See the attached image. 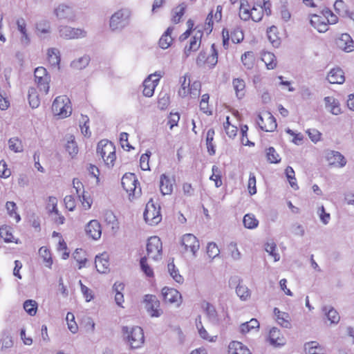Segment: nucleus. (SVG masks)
Listing matches in <instances>:
<instances>
[{
  "label": "nucleus",
  "instance_id": "f257e3e1",
  "mask_svg": "<svg viewBox=\"0 0 354 354\" xmlns=\"http://www.w3.org/2000/svg\"><path fill=\"white\" fill-rule=\"evenodd\" d=\"M122 333L123 339L130 346L131 348H140L144 344V333L140 327L122 326Z\"/></svg>",
  "mask_w": 354,
  "mask_h": 354
},
{
  "label": "nucleus",
  "instance_id": "f03ea898",
  "mask_svg": "<svg viewBox=\"0 0 354 354\" xmlns=\"http://www.w3.org/2000/svg\"><path fill=\"white\" fill-rule=\"evenodd\" d=\"M131 12L127 8H122L114 12L109 21V27L112 31H122L127 27L131 21Z\"/></svg>",
  "mask_w": 354,
  "mask_h": 354
},
{
  "label": "nucleus",
  "instance_id": "7ed1b4c3",
  "mask_svg": "<svg viewBox=\"0 0 354 354\" xmlns=\"http://www.w3.org/2000/svg\"><path fill=\"white\" fill-rule=\"evenodd\" d=\"M97 153L102 157L109 167L114 165L116 159L115 149L113 142L107 140H102L97 146Z\"/></svg>",
  "mask_w": 354,
  "mask_h": 354
},
{
  "label": "nucleus",
  "instance_id": "20e7f679",
  "mask_svg": "<svg viewBox=\"0 0 354 354\" xmlns=\"http://www.w3.org/2000/svg\"><path fill=\"white\" fill-rule=\"evenodd\" d=\"M122 185L127 193L129 194V200L131 201L141 195V187L134 174H125L122 178Z\"/></svg>",
  "mask_w": 354,
  "mask_h": 354
},
{
  "label": "nucleus",
  "instance_id": "39448f33",
  "mask_svg": "<svg viewBox=\"0 0 354 354\" xmlns=\"http://www.w3.org/2000/svg\"><path fill=\"white\" fill-rule=\"evenodd\" d=\"M52 111L55 115L65 118L71 114V102L66 95L57 97L52 104Z\"/></svg>",
  "mask_w": 354,
  "mask_h": 354
},
{
  "label": "nucleus",
  "instance_id": "423d86ee",
  "mask_svg": "<svg viewBox=\"0 0 354 354\" xmlns=\"http://www.w3.org/2000/svg\"><path fill=\"white\" fill-rule=\"evenodd\" d=\"M143 216L146 223L151 225L159 223L162 220L160 205L156 206L151 199L146 205Z\"/></svg>",
  "mask_w": 354,
  "mask_h": 354
},
{
  "label": "nucleus",
  "instance_id": "0eeeda50",
  "mask_svg": "<svg viewBox=\"0 0 354 354\" xmlns=\"http://www.w3.org/2000/svg\"><path fill=\"white\" fill-rule=\"evenodd\" d=\"M59 36L64 39H75L84 38L86 32L82 28H75L66 25H60L57 27Z\"/></svg>",
  "mask_w": 354,
  "mask_h": 354
},
{
  "label": "nucleus",
  "instance_id": "6e6552de",
  "mask_svg": "<svg viewBox=\"0 0 354 354\" xmlns=\"http://www.w3.org/2000/svg\"><path fill=\"white\" fill-rule=\"evenodd\" d=\"M257 123L261 130L266 132H273L277 127L274 117L270 112L259 114Z\"/></svg>",
  "mask_w": 354,
  "mask_h": 354
},
{
  "label": "nucleus",
  "instance_id": "1a4fd4ad",
  "mask_svg": "<svg viewBox=\"0 0 354 354\" xmlns=\"http://www.w3.org/2000/svg\"><path fill=\"white\" fill-rule=\"evenodd\" d=\"M162 248V242L159 237L154 236L148 239L147 252L149 257L156 261L161 259Z\"/></svg>",
  "mask_w": 354,
  "mask_h": 354
},
{
  "label": "nucleus",
  "instance_id": "9d476101",
  "mask_svg": "<svg viewBox=\"0 0 354 354\" xmlns=\"http://www.w3.org/2000/svg\"><path fill=\"white\" fill-rule=\"evenodd\" d=\"M145 308L149 315L152 317H159L162 314L160 308V301L155 295H146L144 298Z\"/></svg>",
  "mask_w": 354,
  "mask_h": 354
},
{
  "label": "nucleus",
  "instance_id": "9b49d317",
  "mask_svg": "<svg viewBox=\"0 0 354 354\" xmlns=\"http://www.w3.org/2000/svg\"><path fill=\"white\" fill-rule=\"evenodd\" d=\"M54 14L59 20L73 21L75 19V13L72 7L66 4H60L54 10Z\"/></svg>",
  "mask_w": 354,
  "mask_h": 354
},
{
  "label": "nucleus",
  "instance_id": "f8f14e48",
  "mask_svg": "<svg viewBox=\"0 0 354 354\" xmlns=\"http://www.w3.org/2000/svg\"><path fill=\"white\" fill-rule=\"evenodd\" d=\"M160 77V74L158 75L156 73L151 74L144 80L142 93L145 96L150 97L153 95L155 88L158 85Z\"/></svg>",
  "mask_w": 354,
  "mask_h": 354
},
{
  "label": "nucleus",
  "instance_id": "ddd939ff",
  "mask_svg": "<svg viewBox=\"0 0 354 354\" xmlns=\"http://www.w3.org/2000/svg\"><path fill=\"white\" fill-rule=\"evenodd\" d=\"M203 35V31L198 30L196 31L193 37H192L189 44L187 45L184 49V55L186 58L190 55L192 52H195L198 50L201 46Z\"/></svg>",
  "mask_w": 354,
  "mask_h": 354
},
{
  "label": "nucleus",
  "instance_id": "4468645a",
  "mask_svg": "<svg viewBox=\"0 0 354 354\" xmlns=\"http://www.w3.org/2000/svg\"><path fill=\"white\" fill-rule=\"evenodd\" d=\"M181 241L185 250L188 251L189 250L195 256L200 247L197 238L192 234H186L182 237Z\"/></svg>",
  "mask_w": 354,
  "mask_h": 354
},
{
  "label": "nucleus",
  "instance_id": "2eb2a0df",
  "mask_svg": "<svg viewBox=\"0 0 354 354\" xmlns=\"http://www.w3.org/2000/svg\"><path fill=\"white\" fill-rule=\"evenodd\" d=\"M326 158L329 165L336 167L342 168L346 164V158L339 151H330L327 152Z\"/></svg>",
  "mask_w": 354,
  "mask_h": 354
},
{
  "label": "nucleus",
  "instance_id": "dca6fc26",
  "mask_svg": "<svg viewBox=\"0 0 354 354\" xmlns=\"http://www.w3.org/2000/svg\"><path fill=\"white\" fill-rule=\"evenodd\" d=\"M180 82L181 83L180 88L178 91V94L180 96L184 97L187 96L189 93L194 95H197L198 94L197 88L201 86L198 82H194L192 87L189 88L190 82L189 81L187 83L186 76L180 77Z\"/></svg>",
  "mask_w": 354,
  "mask_h": 354
},
{
  "label": "nucleus",
  "instance_id": "f3484780",
  "mask_svg": "<svg viewBox=\"0 0 354 354\" xmlns=\"http://www.w3.org/2000/svg\"><path fill=\"white\" fill-rule=\"evenodd\" d=\"M86 232L94 240H97L101 237L102 228L100 223L97 220L91 221L86 226Z\"/></svg>",
  "mask_w": 354,
  "mask_h": 354
},
{
  "label": "nucleus",
  "instance_id": "a211bd4d",
  "mask_svg": "<svg viewBox=\"0 0 354 354\" xmlns=\"http://www.w3.org/2000/svg\"><path fill=\"white\" fill-rule=\"evenodd\" d=\"M162 295L164 301L169 304L176 303L181 299V295L177 290L167 287L162 289Z\"/></svg>",
  "mask_w": 354,
  "mask_h": 354
},
{
  "label": "nucleus",
  "instance_id": "6ab92c4d",
  "mask_svg": "<svg viewBox=\"0 0 354 354\" xmlns=\"http://www.w3.org/2000/svg\"><path fill=\"white\" fill-rule=\"evenodd\" d=\"M175 180L169 178L165 174H162L160 179V189L163 195L171 194L173 192Z\"/></svg>",
  "mask_w": 354,
  "mask_h": 354
},
{
  "label": "nucleus",
  "instance_id": "aec40b11",
  "mask_svg": "<svg viewBox=\"0 0 354 354\" xmlns=\"http://www.w3.org/2000/svg\"><path fill=\"white\" fill-rule=\"evenodd\" d=\"M269 339L270 344L275 346H283L286 344L285 338L281 335L280 330L276 327H273L270 329Z\"/></svg>",
  "mask_w": 354,
  "mask_h": 354
},
{
  "label": "nucleus",
  "instance_id": "412c9836",
  "mask_svg": "<svg viewBox=\"0 0 354 354\" xmlns=\"http://www.w3.org/2000/svg\"><path fill=\"white\" fill-rule=\"evenodd\" d=\"M310 24L319 32H325L328 29V24L322 16L313 15L310 19Z\"/></svg>",
  "mask_w": 354,
  "mask_h": 354
},
{
  "label": "nucleus",
  "instance_id": "4be33fe9",
  "mask_svg": "<svg viewBox=\"0 0 354 354\" xmlns=\"http://www.w3.org/2000/svg\"><path fill=\"white\" fill-rule=\"evenodd\" d=\"M327 80L330 84H342L345 80L343 71L339 68L331 69Z\"/></svg>",
  "mask_w": 354,
  "mask_h": 354
},
{
  "label": "nucleus",
  "instance_id": "5701e85b",
  "mask_svg": "<svg viewBox=\"0 0 354 354\" xmlns=\"http://www.w3.org/2000/svg\"><path fill=\"white\" fill-rule=\"evenodd\" d=\"M228 354H252L241 342L233 341L228 346Z\"/></svg>",
  "mask_w": 354,
  "mask_h": 354
},
{
  "label": "nucleus",
  "instance_id": "b1692460",
  "mask_svg": "<svg viewBox=\"0 0 354 354\" xmlns=\"http://www.w3.org/2000/svg\"><path fill=\"white\" fill-rule=\"evenodd\" d=\"M17 30L20 32L21 37V41L22 44L26 46L30 43V38L27 33L26 30V23L24 18H19L17 19Z\"/></svg>",
  "mask_w": 354,
  "mask_h": 354
},
{
  "label": "nucleus",
  "instance_id": "393cba45",
  "mask_svg": "<svg viewBox=\"0 0 354 354\" xmlns=\"http://www.w3.org/2000/svg\"><path fill=\"white\" fill-rule=\"evenodd\" d=\"M36 32L37 35L42 37L44 35L50 34L51 32V24L48 19H41L36 23Z\"/></svg>",
  "mask_w": 354,
  "mask_h": 354
},
{
  "label": "nucleus",
  "instance_id": "a878e982",
  "mask_svg": "<svg viewBox=\"0 0 354 354\" xmlns=\"http://www.w3.org/2000/svg\"><path fill=\"white\" fill-rule=\"evenodd\" d=\"M174 29V27H169L161 36L160 39H159V46L161 48L167 49L172 44L174 39L171 37V33Z\"/></svg>",
  "mask_w": 354,
  "mask_h": 354
},
{
  "label": "nucleus",
  "instance_id": "bb28decb",
  "mask_svg": "<svg viewBox=\"0 0 354 354\" xmlns=\"http://www.w3.org/2000/svg\"><path fill=\"white\" fill-rule=\"evenodd\" d=\"M35 82L37 85L40 92L44 95L48 94L50 88V76L41 77L37 76L35 78Z\"/></svg>",
  "mask_w": 354,
  "mask_h": 354
},
{
  "label": "nucleus",
  "instance_id": "cd10ccee",
  "mask_svg": "<svg viewBox=\"0 0 354 354\" xmlns=\"http://www.w3.org/2000/svg\"><path fill=\"white\" fill-rule=\"evenodd\" d=\"M95 263L97 270L100 273H106L109 270V263L107 260V256L105 254L96 256Z\"/></svg>",
  "mask_w": 354,
  "mask_h": 354
},
{
  "label": "nucleus",
  "instance_id": "c85d7f7f",
  "mask_svg": "<svg viewBox=\"0 0 354 354\" xmlns=\"http://www.w3.org/2000/svg\"><path fill=\"white\" fill-rule=\"evenodd\" d=\"M326 107L329 109L330 112L335 115L341 113L339 102L332 97H324Z\"/></svg>",
  "mask_w": 354,
  "mask_h": 354
},
{
  "label": "nucleus",
  "instance_id": "c756f323",
  "mask_svg": "<svg viewBox=\"0 0 354 354\" xmlns=\"http://www.w3.org/2000/svg\"><path fill=\"white\" fill-rule=\"evenodd\" d=\"M203 308L205 310L207 316L209 321L214 324H218V314L215 307L209 302H205L203 304Z\"/></svg>",
  "mask_w": 354,
  "mask_h": 354
},
{
  "label": "nucleus",
  "instance_id": "7c9ffc66",
  "mask_svg": "<svg viewBox=\"0 0 354 354\" xmlns=\"http://www.w3.org/2000/svg\"><path fill=\"white\" fill-rule=\"evenodd\" d=\"M274 314L277 317L278 323L283 327L288 328L290 327V323L288 320V315L286 313L281 312L279 308H274Z\"/></svg>",
  "mask_w": 354,
  "mask_h": 354
},
{
  "label": "nucleus",
  "instance_id": "2f4dec72",
  "mask_svg": "<svg viewBox=\"0 0 354 354\" xmlns=\"http://www.w3.org/2000/svg\"><path fill=\"white\" fill-rule=\"evenodd\" d=\"M215 134L214 130L213 129H209L206 135V145L207 149V152L210 156H213L216 153L215 145L213 142L214 136Z\"/></svg>",
  "mask_w": 354,
  "mask_h": 354
},
{
  "label": "nucleus",
  "instance_id": "473e14b6",
  "mask_svg": "<svg viewBox=\"0 0 354 354\" xmlns=\"http://www.w3.org/2000/svg\"><path fill=\"white\" fill-rule=\"evenodd\" d=\"M323 311L325 313L327 319L331 324H337L340 317L338 313L331 306H324Z\"/></svg>",
  "mask_w": 354,
  "mask_h": 354
},
{
  "label": "nucleus",
  "instance_id": "72a5a7b5",
  "mask_svg": "<svg viewBox=\"0 0 354 354\" xmlns=\"http://www.w3.org/2000/svg\"><path fill=\"white\" fill-rule=\"evenodd\" d=\"M261 59L266 64L268 69H274L277 66L276 57L272 53H263L262 54Z\"/></svg>",
  "mask_w": 354,
  "mask_h": 354
},
{
  "label": "nucleus",
  "instance_id": "f704fd0d",
  "mask_svg": "<svg viewBox=\"0 0 354 354\" xmlns=\"http://www.w3.org/2000/svg\"><path fill=\"white\" fill-rule=\"evenodd\" d=\"M28 98L29 104L32 109L37 108L40 104V100L36 88L32 87L28 90Z\"/></svg>",
  "mask_w": 354,
  "mask_h": 354
},
{
  "label": "nucleus",
  "instance_id": "c9c22d12",
  "mask_svg": "<svg viewBox=\"0 0 354 354\" xmlns=\"http://www.w3.org/2000/svg\"><path fill=\"white\" fill-rule=\"evenodd\" d=\"M90 62V58L88 56H83L82 57H80L77 59L73 60L71 63V66L73 69L75 70H82L84 68H86Z\"/></svg>",
  "mask_w": 354,
  "mask_h": 354
},
{
  "label": "nucleus",
  "instance_id": "e433bc0d",
  "mask_svg": "<svg viewBox=\"0 0 354 354\" xmlns=\"http://www.w3.org/2000/svg\"><path fill=\"white\" fill-rule=\"evenodd\" d=\"M232 84L237 97L241 99L245 95V82L242 79L236 78L233 80Z\"/></svg>",
  "mask_w": 354,
  "mask_h": 354
},
{
  "label": "nucleus",
  "instance_id": "4c0bfd02",
  "mask_svg": "<svg viewBox=\"0 0 354 354\" xmlns=\"http://www.w3.org/2000/svg\"><path fill=\"white\" fill-rule=\"evenodd\" d=\"M48 62L51 66H59L60 62L59 51L55 48H49L48 50Z\"/></svg>",
  "mask_w": 354,
  "mask_h": 354
},
{
  "label": "nucleus",
  "instance_id": "58836bf2",
  "mask_svg": "<svg viewBox=\"0 0 354 354\" xmlns=\"http://www.w3.org/2000/svg\"><path fill=\"white\" fill-rule=\"evenodd\" d=\"M305 351L307 354H324L322 348L317 342H310L305 344Z\"/></svg>",
  "mask_w": 354,
  "mask_h": 354
},
{
  "label": "nucleus",
  "instance_id": "ea45409f",
  "mask_svg": "<svg viewBox=\"0 0 354 354\" xmlns=\"http://www.w3.org/2000/svg\"><path fill=\"white\" fill-rule=\"evenodd\" d=\"M259 327V323L256 319H251L249 322H245L240 326L241 333L245 334L252 329H257Z\"/></svg>",
  "mask_w": 354,
  "mask_h": 354
},
{
  "label": "nucleus",
  "instance_id": "a19ab883",
  "mask_svg": "<svg viewBox=\"0 0 354 354\" xmlns=\"http://www.w3.org/2000/svg\"><path fill=\"white\" fill-rule=\"evenodd\" d=\"M245 227L248 229H254L259 225V221L252 214H247L244 216L243 220Z\"/></svg>",
  "mask_w": 354,
  "mask_h": 354
},
{
  "label": "nucleus",
  "instance_id": "79ce46f5",
  "mask_svg": "<svg viewBox=\"0 0 354 354\" xmlns=\"http://www.w3.org/2000/svg\"><path fill=\"white\" fill-rule=\"evenodd\" d=\"M168 271L171 277L178 283H183L184 281L183 277L179 274V271L176 269L174 262L168 263Z\"/></svg>",
  "mask_w": 354,
  "mask_h": 354
},
{
  "label": "nucleus",
  "instance_id": "37998d69",
  "mask_svg": "<svg viewBox=\"0 0 354 354\" xmlns=\"http://www.w3.org/2000/svg\"><path fill=\"white\" fill-rule=\"evenodd\" d=\"M277 30V27L272 26L267 31L268 39L274 47H278L280 44V39L276 35Z\"/></svg>",
  "mask_w": 354,
  "mask_h": 354
},
{
  "label": "nucleus",
  "instance_id": "c03bdc74",
  "mask_svg": "<svg viewBox=\"0 0 354 354\" xmlns=\"http://www.w3.org/2000/svg\"><path fill=\"white\" fill-rule=\"evenodd\" d=\"M218 62V51L216 48V46L213 44L211 46V55L207 58V64L209 68H213Z\"/></svg>",
  "mask_w": 354,
  "mask_h": 354
},
{
  "label": "nucleus",
  "instance_id": "a18cd8bd",
  "mask_svg": "<svg viewBox=\"0 0 354 354\" xmlns=\"http://www.w3.org/2000/svg\"><path fill=\"white\" fill-rule=\"evenodd\" d=\"M266 157L270 163L277 164L281 161L279 153L272 147H270L266 149Z\"/></svg>",
  "mask_w": 354,
  "mask_h": 354
},
{
  "label": "nucleus",
  "instance_id": "49530a36",
  "mask_svg": "<svg viewBox=\"0 0 354 354\" xmlns=\"http://www.w3.org/2000/svg\"><path fill=\"white\" fill-rule=\"evenodd\" d=\"M66 149L72 157L77 153L78 148L73 136H70L66 145Z\"/></svg>",
  "mask_w": 354,
  "mask_h": 354
},
{
  "label": "nucleus",
  "instance_id": "de8ad7c7",
  "mask_svg": "<svg viewBox=\"0 0 354 354\" xmlns=\"http://www.w3.org/2000/svg\"><path fill=\"white\" fill-rule=\"evenodd\" d=\"M285 172L290 186L295 189H299V187L296 183L295 171L292 167L288 166Z\"/></svg>",
  "mask_w": 354,
  "mask_h": 354
},
{
  "label": "nucleus",
  "instance_id": "09e8293b",
  "mask_svg": "<svg viewBox=\"0 0 354 354\" xmlns=\"http://www.w3.org/2000/svg\"><path fill=\"white\" fill-rule=\"evenodd\" d=\"M24 308L30 315H35L37 312V304L32 299L26 300L24 304Z\"/></svg>",
  "mask_w": 354,
  "mask_h": 354
},
{
  "label": "nucleus",
  "instance_id": "8fccbe9b",
  "mask_svg": "<svg viewBox=\"0 0 354 354\" xmlns=\"http://www.w3.org/2000/svg\"><path fill=\"white\" fill-rule=\"evenodd\" d=\"M341 42L344 41L345 46L343 49L346 52H351L354 50V41L348 34H343L341 37Z\"/></svg>",
  "mask_w": 354,
  "mask_h": 354
},
{
  "label": "nucleus",
  "instance_id": "3c124183",
  "mask_svg": "<svg viewBox=\"0 0 354 354\" xmlns=\"http://www.w3.org/2000/svg\"><path fill=\"white\" fill-rule=\"evenodd\" d=\"M8 145L10 150L15 153L21 152L23 146L21 142L17 138H12L8 140Z\"/></svg>",
  "mask_w": 354,
  "mask_h": 354
},
{
  "label": "nucleus",
  "instance_id": "603ef678",
  "mask_svg": "<svg viewBox=\"0 0 354 354\" xmlns=\"http://www.w3.org/2000/svg\"><path fill=\"white\" fill-rule=\"evenodd\" d=\"M0 236L3 239L5 242H12L13 236L11 232V228L8 226H2L0 227Z\"/></svg>",
  "mask_w": 354,
  "mask_h": 354
},
{
  "label": "nucleus",
  "instance_id": "864d4df0",
  "mask_svg": "<svg viewBox=\"0 0 354 354\" xmlns=\"http://www.w3.org/2000/svg\"><path fill=\"white\" fill-rule=\"evenodd\" d=\"M39 254L46 262V266L50 268L53 263L50 251L46 248L41 247L39 250Z\"/></svg>",
  "mask_w": 354,
  "mask_h": 354
},
{
  "label": "nucleus",
  "instance_id": "5fc2aeb1",
  "mask_svg": "<svg viewBox=\"0 0 354 354\" xmlns=\"http://www.w3.org/2000/svg\"><path fill=\"white\" fill-rule=\"evenodd\" d=\"M241 61L243 62V64L246 67V68H248V69L252 68L254 66V59H253L252 53L250 52H245L241 56Z\"/></svg>",
  "mask_w": 354,
  "mask_h": 354
},
{
  "label": "nucleus",
  "instance_id": "6e6d98bb",
  "mask_svg": "<svg viewBox=\"0 0 354 354\" xmlns=\"http://www.w3.org/2000/svg\"><path fill=\"white\" fill-rule=\"evenodd\" d=\"M6 209H7L8 214L10 216H15L17 222H19L21 220V217L16 212V209H17L16 203L12 201H8L6 203Z\"/></svg>",
  "mask_w": 354,
  "mask_h": 354
},
{
  "label": "nucleus",
  "instance_id": "4d7b16f0",
  "mask_svg": "<svg viewBox=\"0 0 354 354\" xmlns=\"http://www.w3.org/2000/svg\"><path fill=\"white\" fill-rule=\"evenodd\" d=\"M236 292L242 300H246L250 295V290L248 287L241 284L237 286Z\"/></svg>",
  "mask_w": 354,
  "mask_h": 354
},
{
  "label": "nucleus",
  "instance_id": "13d9d810",
  "mask_svg": "<svg viewBox=\"0 0 354 354\" xmlns=\"http://www.w3.org/2000/svg\"><path fill=\"white\" fill-rule=\"evenodd\" d=\"M66 319L69 330L73 333H75L77 331L78 327L76 322H75L74 315L71 313H68Z\"/></svg>",
  "mask_w": 354,
  "mask_h": 354
},
{
  "label": "nucleus",
  "instance_id": "bf43d9fd",
  "mask_svg": "<svg viewBox=\"0 0 354 354\" xmlns=\"http://www.w3.org/2000/svg\"><path fill=\"white\" fill-rule=\"evenodd\" d=\"M140 264L142 271L146 274V276L149 277L153 276V271L152 268L148 265L146 257H142L140 259Z\"/></svg>",
  "mask_w": 354,
  "mask_h": 354
},
{
  "label": "nucleus",
  "instance_id": "052dcab7",
  "mask_svg": "<svg viewBox=\"0 0 354 354\" xmlns=\"http://www.w3.org/2000/svg\"><path fill=\"white\" fill-rule=\"evenodd\" d=\"M334 8L339 15L345 16L348 14L346 5L342 0H337L334 3Z\"/></svg>",
  "mask_w": 354,
  "mask_h": 354
},
{
  "label": "nucleus",
  "instance_id": "680f3d73",
  "mask_svg": "<svg viewBox=\"0 0 354 354\" xmlns=\"http://www.w3.org/2000/svg\"><path fill=\"white\" fill-rule=\"evenodd\" d=\"M207 253L210 258L214 259L218 256L220 250L215 243L211 242L207 245Z\"/></svg>",
  "mask_w": 354,
  "mask_h": 354
},
{
  "label": "nucleus",
  "instance_id": "e2e57ef3",
  "mask_svg": "<svg viewBox=\"0 0 354 354\" xmlns=\"http://www.w3.org/2000/svg\"><path fill=\"white\" fill-rule=\"evenodd\" d=\"M266 251L274 257V261H277L280 259V255L276 252L277 245L274 243H269L266 245Z\"/></svg>",
  "mask_w": 354,
  "mask_h": 354
},
{
  "label": "nucleus",
  "instance_id": "0e129e2a",
  "mask_svg": "<svg viewBox=\"0 0 354 354\" xmlns=\"http://www.w3.org/2000/svg\"><path fill=\"white\" fill-rule=\"evenodd\" d=\"M57 199L54 196H49L46 205V209L50 214L57 213Z\"/></svg>",
  "mask_w": 354,
  "mask_h": 354
},
{
  "label": "nucleus",
  "instance_id": "69168bd1",
  "mask_svg": "<svg viewBox=\"0 0 354 354\" xmlns=\"http://www.w3.org/2000/svg\"><path fill=\"white\" fill-rule=\"evenodd\" d=\"M227 249L230 252V254H231V257H232L233 259L234 260H239L241 259V252H239L238 248H237V245L236 243L234 242H231L228 245H227Z\"/></svg>",
  "mask_w": 354,
  "mask_h": 354
},
{
  "label": "nucleus",
  "instance_id": "338daca9",
  "mask_svg": "<svg viewBox=\"0 0 354 354\" xmlns=\"http://www.w3.org/2000/svg\"><path fill=\"white\" fill-rule=\"evenodd\" d=\"M248 189L250 195H254L257 193L256 177L253 173H250Z\"/></svg>",
  "mask_w": 354,
  "mask_h": 354
},
{
  "label": "nucleus",
  "instance_id": "774afa93",
  "mask_svg": "<svg viewBox=\"0 0 354 354\" xmlns=\"http://www.w3.org/2000/svg\"><path fill=\"white\" fill-rule=\"evenodd\" d=\"M150 155H151V152L149 151V152H146L145 153L142 154L140 157V167L144 171L150 169L149 165V160Z\"/></svg>",
  "mask_w": 354,
  "mask_h": 354
}]
</instances>
